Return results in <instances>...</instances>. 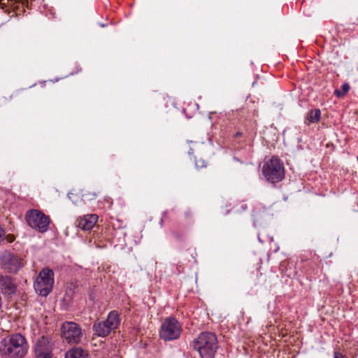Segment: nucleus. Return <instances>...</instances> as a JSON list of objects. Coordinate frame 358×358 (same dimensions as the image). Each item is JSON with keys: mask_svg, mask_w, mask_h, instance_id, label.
I'll use <instances>...</instances> for the list:
<instances>
[{"mask_svg": "<svg viewBox=\"0 0 358 358\" xmlns=\"http://www.w3.org/2000/svg\"><path fill=\"white\" fill-rule=\"evenodd\" d=\"M27 351L26 339L21 334H15L4 338L0 343V353L9 358H22Z\"/></svg>", "mask_w": 358, "mask_h": 358, "instance_id": "nucleus-1", "label": "nucleus"}, {"mask_svg": "<svg viewBox=\"0 0 358 358\" xmlns=\"http://www.w3.org/2000/svg\"><path fill=\"white\" fill-rule=\"evenodd\" d=\"M193 348L197 350L201 358H214L218 348V342L215 334L201 332L192 342Z\"/></svg>", "mask_w": 358, "mask_h": 358, "instance_id": "nucleus-2", "label": "nucleus"}, {"mask_svg": "<svg viewBox=\"0 0 358 358\" xmlns=\"http://www.w3.org/2000/svg\"><path fill=\"white\" fill-rule=\"evenodd\" d=\"M262 173L268 182L272 184L279 182L285 177L283 164L277 157H272L264 163Z\"/></svg>", "mask_w": 358, "mask_h": 358, "instance_id": "nucleus-3", "label": "nucleus"}, {"mask_svg": "<svg viewBox=\"0 0 358 358\" xmlns=\"http://www.w3.org/2000/svg\"><path fill=\"white\" fill-rule=\"evenodd\" d=\"M120 324V314L117 310L110 311L106 320L96 321L94 323L92 330L99 337H106L112 331L117 329Z\"/></svg>", "mask_w": 358, "mask_h": 358, "instance_id": "nucleus-4", "label": "nucleus"}, {"mask_svg": "<svg viewBox=\"0 0 358 358\" xmlns=\"http://www.w3.org/2000/svg\"><path fill=\"white\" fill-rule=\"evenodd\" d=\"M2 268L9 273L15 274L25 265V260L18 254L5 250L0 255Z\"/></svg>", "mask_w": 358, "mask_h": 358, "instance_id": "nucleus-5", "label": "nucleus"}, {"mask_svg": "<svg viewBox=\"0 0 358 358\" xmlns=\"http://www.w3.org/2000/svg\"><path fill=\"white\" fill-rule=\"evenodd\" d=\"M182 332V325L174 317H166L161 325L159 337L164 341L178 339Z\"/></svg>", "mask_w": 358, "mask_h": 358, "instance_id": "nucleus-6", "label": "nucleus"}, {"mask_svg": "<svg viewBox=\"0 0 358 358\" xmlns=\"http://www.w3.org/2000/svg\"><path fill=\"white\" fill-rule=\"evenodd\" d=\"M25 219L29 227L40 233H45L48 230L50 220L39 210H28L25 215Z\"/></svg>", "mask_w": 358, "mask_h": 358, "instance_id": "nucleus-7", "label": "nucleus"}, {"mask_svg": "<svg viewBox=\"0 0 358 358\" xmlns=\"http://www.w3.org/2000/svg\"><path fill=\"white\" fill-rule=\"evenodd\" d=\"M54 283V273L50 268H44L36 278L34 287L39 294L46 296L52 289Z\"/></svg>", "mask_w": 358, "mask_h": 358, "instance_id": "nucleus-8", "label": "nucleus"}, {"mask_svg": "<svg viewBox=\"0 0 358 358\" xmlns=\"http://www.w3.org/2000/svg\"><path fill=\"white\" fill-rule=\"evenodd\" d=\"M62 336L69 343H78L83 337L80 327L73 322H65L61 327Z\"/></svg>", "mask_w": 358, "mask_h": 358, "instance_id": "nucleus-9", "label": "nucleus"}, {"mask_svg": "<svg viewBox=\"0 0 358 358\" xmlns=\"http://www.w3.org/2000/svg\"><path fill=\"white\" fill-rule=\"evenodd\" d=\"M196 150L197 152V157L195 158L196 167L197 169L206 167L208 159H209L213 154L212 148L209 145L203 143H196Z\"/></svg>", "mask_w": 358, "mask_h": 358, "instance_id": "nucleus-10", "label": "nucleus"}, {"mask_svg": "<svg viewBox=\"0 0 358 358\" xmlns=\"http://www.w3.org/2000/svg\"><path fill=\"white\" fill-rule=\"evenodd\" d=\"M35 355L36 358H52V345L48 338L42 336L36 343Z\"/></svg>", "mask_w": 358, "mask_h": 358, "instance_id": "nucleus-11", "label": "nucleus"}, {"mask_svg": "<svg viewBox=\"0 0 358 358\" xmlns=\"http://www.w3.org/2000/svg\"><path fill=\"white\" fill-rule=\"evenodd\" d=\"M17 287L11 277L0 275V292L6 296H11L16 292Z\"/></svg>", "mask_w": 358, "mask_h": 358, "instance_id": "nucleus-12", "label": "nucleus"}, {"mask_svg": "<svg viewBox=\"0 0 358 358\" xmlns=\"http://www.w3.org/2000/svg\"><path fill=\"white\" fill-rule=\"evenodd\" d=\"M98 220V216L96 214L86 215L79 217L76 221V226L83 230H90L93 228Z\"/></svg>", "mask_w": 358, "mask_h": 358, "instance_id": "nucleus-13", "label": "nucleus"}, {"mask_svg": "<svg viewBox=\"0 0 358 358\" xmlns=\"http://www.w3.org/2000/svg\"><path fill=\"white\" fill-rule=\"evenodd\" d=\"M88 351L81 348H74L66 352L65 358H89Z\"/></svg>", "mask_w": 358, "mask_h": 358, "instance_id": "nucleus-14", "label": "nucleus"}, {"mask_svg": "<svg viewBox=\"0 0 358 358\" xmlns=\"http://www.w3.org/2000/svg\"><path fill=\"white\" fill-rule=\"evenodd\" d=\"M321 117V111L318 108H315L309 110L306 116V120L309 122V123H317L320 120Z\"/></svg>", "mask_w": 358, "mask_h": 358, "instance_id": "nucleus-15", "label": "nucleus"}, {"mask_svg": "<svg viewBox=\"0 0 358 358\" xmlns=\"http://www.w3.org/2000/svg\"><path fill=\"white\" fill-rule=\"evenodd\" d=\"M69 199L75 204L77 206H79L83 202V199L80 198V195L78 194H73V193H69L68 194Z\"/></svg>", "mask_w": 358, "mask_h": 358, "instance_id": "nucleus-16", "label": "nucleus"}, {"mask_svg": "<svg viewBox=\"0 0 358 358\" xmlns=\"http://www.w3.org/2000/svg\"><path fill=\"white\" fill-rule=\"evenodd\" d=\"M246 144H247L246 138H241L236 139V141H235L234 147L236 149L240 150V149L243 148L244 146H245Z\"/></svg>", "mask_w": 358, "mask_h": 358, "instance_id": "nucleus-17", "label": "nucleus"}, {"mask_svg": "<svg viewBox=\"0 0 358 358\" xmlns=\"http://www.w3.org/2000/svg\"><path fill=\"white\" fill-rule=\"evenodd\" d=\"M260 210L255 209L253 211V218L255 222L259 221V219L264 217V215H262Z\"/></svg>", "mask_w": 358, "mask_h": 358, "instance_id": "nucleus-18", "label": "nucleus"}, {"mask_svg": "<svg viewBox=\"0 0 358 358\" xmlns=\"http://www.w3.org/2000/svg\"><path fill=\"white\" fill-rule=\"evenodd\" d=\"M234 138H235V141H236V139H238V138H245L243 133L241 132V131H238L236 132L234 135Z\"/></svg>", "mask_w": 358, "mask_h": 358, "instance_id": "nucleus-19", "label": "nucleus"}, {"mask_svg": "<svg viewBox=\"0 0 358 358\" xmlns=\"http://www.w3.org/2000/svg\"><path fill=\"white\" fill-rule=\"evenodd\" d=\"M342 90H343V93L346 94L350 90L349 85L348 83H344L342 85Z\"/></svg>", "mask_w": 358, "mask_h": 358, "instance_id": "nucleus-20", "label": "nucleus"}, {"mask_svg": "<svg viewBox=\"0 0 358 358\" xmlns=\"http://www.w3.org/2000/svg\"><path fill=\"white\" fill-rule=\"evenodd\" d=\"M334 94L337 96V97H341L342 96H343L345 94V93H343V92L341 91L340 90H336L334 91Z\"/></svg>", "mask_w": 358, "mask_h": 358, "instance_id": "nucleus-21", "label": "nucleus"}, {"mask_svg": "<svg viewBox=\"0 0 358 358\" xmlns=\"http://www.w3.org/2000/svg\"><path fill=\"white\" fill-rule=\"evenodd\" d=\"M334 358H346L344 355H343L339 352H335L334 355Z\"/></svg>", "mask_w": 358, "mask_h": 358, "instance_id": "nucleus-22", "label": "nucleus"}, {"mask_svg": "<svg viewBox=\"0 0 358 358\" xmlns=\"http://www.w3.org/2000/svg\"><path fill=\"white\" fill-rule=\"evenodd\" d=\"M5 235V231L0 226V241L3 240V237Z\"/></svg>", "mask_w": 358, "mask_h": 358, "instance_id": "nucleus-23", "label": "nucleus"}, {"mask_svg": "<svg viewBox=\"0 0 358 358\" xmlns=\"http://www.w3.org/2000/svg\"><path fill=\"white\" fill-rule=\"evenodd\" d=\"M89 199H93L96 196V194L95 193L89 194Z\"/></svg>", "mask_w": 358, "mask_h": 358, "instance_id": "nucleus-24", "label": "nucleus"}, {"mask_svg": "<svg viewBox=\"0 0 358 358\" xmlns=\"http://www.w3.org/2000/svg\"><path fill=\"white\" fill-rule=\"evenodd\" d=\"M194 149L190 148V149H189V150L188 151V153H189V155H192V154H193V153H194Z\"/></svg>", "mask_w": 358, "mask_h": 358, "instance_id": "nucleus-25", "label": "nucleus"}, {"mask_svg": "<svg viewBox=\"0 0 358 358\" xmlns=\"http://www.w3.org/2000/svg\"><path fill=\"white\" fill-rule=\"evenodd\" d=\"M164 100L167 99L166 101L169 102V101H171V99L169 96H167L166 98H164Z\"/></svg>", "mask_w": 358, "mask_h": 358, "instance_id": "nucleus-26", "label": "nucleus"}, {"mask_svg": "<svg viewBox=\"0 0 358 358\" xmlns=\"http://www.w3.org/2000/svg\"><path fill=\"white\" fill-rule=\"evenodd\" d=\"M12 98H13V95H10V96H9L8 99H6V97H4L3 99L5 100H10Z\"/></svg>", "mask_w": 358, "mask_h": 358, "instance_id": "nucleus-27", "label": "nucleus"}, {"mask_svg": "<svg viewBox=\"0 0 358 358\" xmlns=\"http://www.w3.org/2000/svg\"><path fill=\"white\" fill-rule=\"evenodd\" d=\"M190 215H190V213H189V212H187V213H185V216H186V217H189V216H190Z\"/></svg>", "mask_w": 358, "mask_h": 358, "instance_id": "nucleus-28", "label": "nucleus"}, {"mask_svg": "<svg viewBox=\"0 0 358 358\" xmlns=\"http://www.w3.org/2000/svg\"><path fill=\"white\" fill-rule=\"evenodd\" d=\"M258 239H259V242H261V243H263V242H264V241H262V240L261 239V238H260V236H258Z\"/></svg>", "mask_w": 358, "mask_h": 358, "instance_id": "nucleus-29", "label": "nucleus"}, {"mask_svg": "<svg viewBox=\"0 0 358 358\" xmlns=\"http://www.w3.org/2000/svg\"><path fill=\"white\" fill-rule=\"evenodd\" d=\"M162 223H163V220H162V219H161V220H160V224L162 225Z\"/></svg>", "mask_w": 358, "mask_h": 358, "instance_id": "nucleus-30", "label": "nucleus"}, {"mask_svg": "<svg viewBox=\"0 0 358 358\" xmlns=\"http://www.w3.org/2000/svg\"><path fill=\"white\" fill-rule=\"evenodd\" d=\"M357 160H358V155H357Z\"/></svg>", "mask_w": 358, "mask_h": 358, "instance_id": "nucleus-31", "label": "nucleus"}]
</instances>
